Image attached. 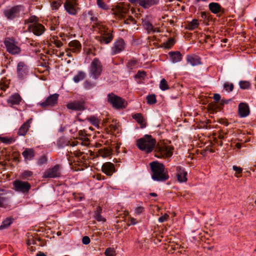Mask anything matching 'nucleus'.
<instances>
[{"mask_svg":"<svg viewBox=\"0 0 256 256\" xmlns=\"http://www.w3.org/2000/svg\"><path fill=\"white\" fill-rule=\"evenodd\" d=\"M136 146L141 150L147 153L152 152L154 149L155 156L158 158H168L173 154L174 148L166 144H158L151 135L146 134L137 140Z\"/></svg>","mask_w":256,"mask_h":256,"instance_id":"f257e3e1","label":"nucleus"},{"mask_svg":"<svg viewBox=\"0 0 256 256\" xmlns=\"http://www.w3.org/2000/svg\"><path fill=\"white\" fill-rule=\"evenodd\" d=\"M150 166L152 172V178L153 180L158 182H164L169 178L168 171L162 163L158 161H154L150 164Z\"/></svg>","mask_w":256,"mask_h":256,"instance_id":"f03ea898","label":"nucleus"},{"mask_svg":"<svg viewBox=\"0 0 256 256\" xmlns=\"http://www.w3.org/2000/svg\"><path fill=\"white\" fill-rule=\"evenodd\" d=\"M14 189L16 192L24 194H28L32 188L31 184L28 182L16 180L13 182Z\"/></svg>","mask_w":256,"mask_h":256,"instance_id":"7ed1b4c3","label":"nucleus"},{"mask_svg":"<svg viewBox=\"0 0 256 256\" xmlns=\"http://www.w3.org/2000/svg\"><path fill=\"white\" fill-rule=\"evenodd\" d=\"M90 75L94 80L100 76L102 71L101 62L98 58H94L90 64Z\"/></svg>","mask_w":256,"mask_h":256,"instance_id":"20e7f679","label":"nucleus"},{"mask_svg":"<svg viewBox=\"0 0 256 256\" xmlns=\"http://www.w3.org/2000/svg\"><path fill=\"white\" fill-rule=\"evenodd\" d=\"M100 35L97 37V40L101 44H108L114 38L112 31L108 28L104 27L100 30Z\"/></svg>","mask_w":256,"mask_h":256,"instance_id":"39448f33","label":"nucleus"},{"mask_svg":"<svg viewBox=\"0 0 256 256\" xmlns=\"http://www.w3.org/2000/svg\"><path fill=\"white\" fill-rule=\"evenodd\" d=\"M23 6L22 5L15 6L4 10V14L8 20H13L20 16V12Z\"/></svg>","mask_w":256,"mask_h":256,"instance_id":"423d86ee","label":"nucleus"},{"mask_svg":"<svg viewBox=\"0 0 256 256\" xmlns=\"http://www.w3.org/2000/svg\"><path fill=\"white\" fill-rule=\"evenodd\" d=\"M108 102L116 108H122L126 106L124 100L113 94H108Z\"/></svg>","mask_w":256,"mask_h":256,"instance_id":"0eeeda50","label":"nucleus"},{"mask_svg":"<svg viewBox=\"0 0 256 256\" xmlns=\"http://www.w3.org/2000/svg\"><path fill=\"white\" fill-rule=\"evenodd\" d=\"M58 96L59 94H50L46 98L44 101L38 103V105L40 106L42 108L44 109L48 108L49 107L54 106L57 104Z\"/></svg>","mask_w":256,"mask_h":256,"instance_id":"6e6552de","label":"nucleus"},{"mask_svg":"<svg viewBox=\"0 0 256 256\" xmlns=\"http://www.w3.org/2000/svg\"><path fill=\"white\" fill-rule=\"evenodd\" d=\"M60 176V166L56 164L46 170L44 174V178H54Z\"/></svg>","mask_w":256,"mask_h":256,"instance_id":"1a4fd4ad","label":"nucleus"},{"mask_svg":"<svg viewBox=\"0 0 256 256\" xmlns=\"http://www.w3.org/2000/svg\"><path fill=\"white\" fill-rule=\"evenodd\" d=\"M125 42L124 40L122 38L116 40L111 48V55L114 56L120 54L124 50Z\"/></svg>","mask_w":256,"mask_h":256,"instance_id":"9d476101","label":"nucleus"},{"mask_svg":"<svg viewBox=\"0 0 256 256\" xmlns=\"http://www.w3.org/2000/svg\"><path fill=\"white\" fill-rule=\"evenodd\" d=\"M28 30L30 32H32L36 36H40L42 34L46 29L44 26L40 23H36L29 24L28 26Z\"/></svg>","mask_w":256,"mask_h":256,"instance_id":"9b49d317","label":"nucleus"},{"mask_svg":"<svg viewBox=\"0 0 256 256\" xmlns=\"http://www.w3.org/2000/svg\"><path fill=\"white\" fill-rule=\"evenodd\" d=\"M78 5V0H66L64 7L69 14L75 15L77 13L76 7Z\"/></svg>","mask_w":256,"mask_h":256,"instance_id":"f8f14e48","label":"nucleus"},{"mask_svg":"<svg viewBox=\"0 0 256 256\" xmlns=\"http://www.w3.org/2000/svg\"><path fill=\"white\" fill-rule=\"evenodd\" d=\"M68 108L76 111H82L85 109L84 100L83 99L74 100L66 106Z\"/></svg>","mask_w":256,"mask_h":256,"instance_id":"ddd939ff","label":"nucleus"},{"mask_svg":"<svg viewBox=\"0 0 256 256\" xmlns=\"http://www.w3.org/2000/svg\"><path fill=\"white\" fill-rule=\"evenodd\" d=\"M208 8L210 12L220 16L225 12V10L222 8L220 4L217 2H210L208 4Z\"/></svg>","mask_w":256,"mask_h":256,"instance_id":"4468645a","label":"nucleus"},{"mask_svg":"<svg viewBox=\"0 0 256 256\" xmlns=\"http://www.w3.org/2000/svg\"><path fill=\"white\" fill-rule=\"evenodd\" d=\"M102 172L107 176H112L115 172L116 169L114 164L110 162L104 163L102 166Z\"/></svg>","mask_w":256,"mask_h":256,"instance_id":"2eb2a0df","label":"nucleus"},{"mask_svg":"<svg viewBox=\"0 0 256 256\" xmlns=\"http://www.w3.org/2000/svg\"><path fill=\"white\" fill-rule=\"evenodd\" d=\"M22 100V98L20 95L18 93H15L8 98L7 102L9 106L14 107V106L19 104Z\"/></svg>","mask_w":256,"mask_h":256,"instance_id":"dca6fc26","label":"nucleus"},{"mask_svg":"<svg viewBox=\"0 0 256 256\" xmlns=\"http://www.w3.org/2000/svg\"><path fill=\"white\" fill-rule=\"evenodd\" d=\"M4 44L8 52L12 54H18L20 52V48L11 41L5 40Z\"/></svg>","mask_w":256,"mask_h":256,"instance_id":"f3484780","label":"nucleus"},{"mask_svg":"<svg viewBox=\"0 0 256 256\" xmlns=\"http://www.w3.org/2000/svg\"><path fill=\"white\" fill-rule=\"evenodd\" d=\"M250 113L248 106L243 102H241L238 105V114L241 117L244 118L247 116Z\"/></svg>","mask_w":256,"mask_h":256,"instance_id":"a211bd4d","label":"nucleus"},{"mask_svg":"<svg viewBox=\"0 0 256 256\" xmlns=\"http://www.w3.org/2000/svg\"><path fill=\"white\" fill-rule=\"evenodd\" d=\"M32 121V118H30L21 126L18 132V134L19 136H24L26 134L27 132L29 130Z\"/></svg>","mask_w":256,"mask_h":256,"instance_id":"6ab92c4d","label":"nucleus"},{"mask_svg":"<svg viewBox=\"0 0 256 256\" xmlns=\"http://www.w3.org/2000/svg\"><path fill=\"white\" fill-rule=\"evenodd\" d=\"M35 151L33 148H26L22 152V156L24 157L25 160H31L35 156Z\"/></svg>","mask_w":256,"mask_h":256,"instance_id":"aec40b11","label":"nucleus"},{"mask_svg":"<svg viewBox=\"0 0 256 256\" xmlns=\"http://www.w3.org/2000/svg\"><path fill=\"white\" fill-rule=\"evenodd\" d=\"M68 46L71 48V50L73 52H78L82 48L80 43L78 40H74L68 43Z\"/></svg>","mask_w":256,"mask_h":256,"instance_id":"412c9836","label":"nucleus"},{"mask_svg":"<svg viewBox=\"0 0 256 256\" xmlns=\"http://www.w3.org/2000/svg\"><path fill=\"white\" fill-rule=\"evenodd\" d=\"M158 4V0H141L140 6L145 9H146L153 6L157 5Z\"/></svg>","mask_w":256,"mask_h":256,"instance_id":"4be33fe9","label":"nucleus"},{"mask_svg":"<svg viewBox=\"0 0 256 256\" xmlns=\"http://www.w3.org/2000/svg\"><path fill=\"white\" fill-rule=\"evenodd\" d=\"M168 54L173 63L179 62L182 60V55L178 51L170 52Z\"/></svg>","mask_w":256,"mask_h":256,"instance_id":"5701e85b","label":"nucleus"},{"mask_svg":"<svg viewBox=\"0 0 256 256\" xmlns=\"http://www.w3.org/2000/svg\"><path fill=\"white\" fill-rule=\"evenodd\" d=\"M178 170V181L180 182H185L186 181L187 179L186 176L187 175V172H185L184 169L181 167H178L177 168Z\"/></svg>","mask_w":256,"mask_h":256,"instance_id":"b1692460","label":"nucleus"},{"mask_svg":"<svg viewBox=\"0 0 256 256\" xmlns=\"http://www.w3.org/2000/svg\"><path fill=\"white\" fill-rule=\"evenodd\" d=\"M186 60L188 63H190L192 66H196L200 64V59L196 56H187Z\"/></svg>","mask_w":256,"mask_h":256,"instance_id":"393cba45","label":"nucleus"},{"mask_svg":"<svg viewBox=\"0 0 256 256\" xmlns=\"http://www.w3.org/2000/svg\"><path fill=\"white\" fill-rule=\"evenodd\" d=\"M132 118L134 119L140 126L142 128L146 126L144 120L141 114H136L132 116Z\"/></svg>","mask_w":256,"mask_h":256,"instance_id":"a878e982","label":"nucleus"},{"mask_svg":"<svg viewBox=\"0 0 256 256\" xmlns=\"http://www.w3.org/2000/svg\"><path fill=\"white\" fill-rule=\"evenodd\" d=\"M143 25L144 28L148 31V34L150 32H158V31L156 30V28H154L152 24L148 20H145L143 22Z\"/></svg>","mask_w":256,"mask_h":256,"instance_id":"bb28decb","label":"nucleus"},{"mask_svg":"<svg viewBox=\"0 0 256 256\" xmlns=\"http://www.w3.org/2000/svg\"><path fill=\"white\" fill-rule=\"evenodd\" d=\"M200 25L198 20L196 19H194L191 22H188V25L186 28L190 30H193L197 28Z\"/></svg>","mask_w":256,"mask_h":256,"instance_id":"cd10ccee","label":"nucleus"},{"mask_svg":"<svg viewBox=\"0 0 256 256\" xmlns=\"http://www.w3.org/2000/svg\"><path fill=\"white\" fill-rule=\"evenodd\" d=\"M33 176V172L28 170H25L20 174V178L24 180H30Z\"/></svg>","mask_w":256,"mask_h":256,"instance_id":"c85d7f7f","label":"nucleus"},{"mask_svg":"<svg viewBox=\"0 0 256 256\" xmlns=\"http://www.w3.org/2000/svg\"><path fill=\"white\" fill-rule=\"evenodd\" d=\"M24 64L23 62H20L17 66V73L18 76L20 78H22L24 77V74L25 72V70L24 69Z\"/></svg>","mask_w":256,"mask_h":256,"instance_id":"c756f323","label":"nucleus"},{"mask_svg":"<svg viewBox=\"0 0 256 256\" xmlns=\"http://www.w3.org/2000/svg\"><path fill=\"white\" fill-rule=\"evenodd\" d=\"M86 76L85 72L82 71H79L76 75L74 76L73 80L76 83L83 80Z\"/></svg>","mask_w":256,"mask_h":256,"instance_id":"7c9ffc66","label":"nucleus"},{"mask_svg":"<svg viewBox=\"0 0 256 256\" xmlns=\"http://www.w3.org/2000/svg\"><path fill=\"white\" fill-rule=\"evenodd\" d=\"M99 154L103 158H106L112 154V151L108 148H104L99 150Z\"/></svg>","mask_w":256,"mask_h":256,"instance_id":"2f4dec72","label":"nucleus"},{"mask_svg":"<svg viewBox=\"0 0 256 256\" xmlns=\"http://www.w3.org/2000/svg\"><path fill=\"white\" fill-rule=\"evenodd\" d=\"M238 84L242 90H249L251 86L250 83L247 80H240Z\"/></svg>","mask_w":256,"mask_h":256,"instance_id":"473e14b6","label":"nucleus"},{"mask_svg":"<svg viewBox=\"0 0 256 256\" xmlns=\"http://www.w3.org/2000/svg\"><path fill=\"white\" fill-rule=\"evenodd\" d=\"M12 219L11 218H6L2 222V225L0 226V230H2L8 228L12 222Z\"/></svg>","mask_w":256,"mask_h":256,"instance_id":"72a5a7b5","label":"nucleus"},{"mask_svg":"<svg viewBox=\"0 0 256 256\" xmlns=\"http://www.w3.org/2000/svg\"><path fill=\"white\" fill-rule=\"evenodd\" d=\"M175 43L174 40L173 38H168V40L163 44V47L166 49H170Z\"/></svg>","mask_w":256,"mask_h":256,"instance_id":"f704fd0d","label":"nucleus"},{"mask_svg":"<svg viewBox=\"0 0 256 256\" xmlns=\"http://www.w3.org/2000/svg\"><path fill=\"white\" fill-rule=\"evenodd\" d=\"M146 100L148 104H153L156 102V96L154 94L147 96Z\"/></svg>","mask_w":256,"mask_h":256,"instance_id":"c9c22d12","label":"nucleus"},{"mask_svg":"<svg viewBox=\"0 0 256 256\" xmlns=\"http://www.w3.org/2000/svg\"><path fill=\"white\" fill-rule=\"evenodd\" d=\"M146 76V73L144 71L138 70L135 76V78L139 80V82L144 80Z\"/></svg>","mask_w":256,"mask_h":256,"instance_id":"e433bc0d","label":"nucleus"},{"mask_svg":"<svg viewBox=\"0 0 256 256\" xmlns=\"http://www.w3.org/2000/svg\"><path fill=\"white\" fill-rule=\"evenodd\" d=\"M234 84L228 82H226L224 84V88L228 92H231L234 90Z\"/></svg>","mask_w":256,"mask_h":256,"instance_id":"4c0bfd02","label":"nucleus"},{"mask_svg":"<svg viewBox=\"0 0 256 256\" xmlns=\"http://www.w3.org/2000/svg\"><path fill=\"white\" fill-rule=\"evenodd\" d=\"M160 88L162 90H166L169 88L168 82L164 78L161 80L160 84Z\"/></svg>","mask_w":256,"mask_h":256,"instance_id":"58836bf2","label":"nucleus"},{"mask_svg":"<svg viewBox=\"0 0 256 256\" xmlns=\"http://www.w3.org/2000/svg\"><path fill=\"white\" fill-rule=\"evenodd\" d=\"M230 100H231L230 99L228 100H224V99L220 101V104L218 106H216V108L215 109H218V110H221L222 109L224 104H228V102L230 101ZM214 112H216V110H215Z\"/></svg>","mask_w":256,"mask_h":256,"instance_id":"ea45409f","label":"nucleus"},{"mask_svg":"<svg viewBox=\"0 0 256 256\" xmlns=\"http://www.w3.org/2000/svg\"><path fill=\"white\" fill-rule=\"evenodd\" d=\"M90 122L95 126H98L100 124L99 120L94 116H92L88 118Z\"/></svg>","mask_w":256,"mask_h":256,"instance_id":"a19ab883","label":"nucleus"},{"mask_svg":"<svg viewBox=\"0 0 256 256\" xmlns=\"http://www.w3.org/2000/svg\"><path fill=\"white\" fill-rule=\"evenodd\" d=\"M62 2L60 0H52L51 2V6L53 10H58L62 5Z\"/></svg>","mask_w":256,"mask_h":256,"instance_id":"79ce46f5","label":"nucleus"},{"mask_svg":"<svg viewBox=\"0 0 256 256\" xmlns=\"http://www.w3.org/2000/svg\"><path fill=\"white\" fill-rule=\"evenodd\" d=\"M2 142L6 144H11L14 142V140L12 138L2 137L0 138Z\"/></svg>","mask_w":256,"mask_h":256,"instance_id":"37998d69","label":"nucleus"},{"mask_svg":"<svg viewBox=\"0 0 256 256\" xmlns=\"http://www.w3.org/2000/svg\"><path fill=\"white\" fill-rule=\"evenodd\" d=\"M38 18L35 16H31L29 18L25 20L26 24H32L38 23Z\"/></svg>","mask_w":256,"mask_h":256,"instance_id":"c03bdc74","label":"nucleus"},{"mask_svg":"<svg viewBox=\"0 0 256 256\" xmlns=\"http://www.w3.org/2000/svg\"><path fill=\"white\" fill-rule=\"evenodd\" d=\"M104 254L106 256H115L116 252L114 248H108L106 249Z\"/></svg>","mask_w":256,"mask_h":256,"instance_id":"a18cd8bd","label":"nucleus"},{"mask_svg":"<svg viewBox=\"0 0 256 256\" xmlns=\"http://www.w3.org/2000/svg\"><path fill=\"white\" fill-rule=\"evenodd\" d=\"M96 86L95 83L90 82L88 80L85 81L84 83V86L86 89L90 90L94 88Z\"/></svg>","mask_w":256,"mask_h":256,"instance_id":"49530a36","label":"nucleus"},{"mask_svg":"<svg viewBox=\"0 0 256 256\" xmlns=\"http://www.w3.org/2000/svg\"><path fill=\"white\" fill-rule=\"evenodd\" d=\"M48 158L46 156H40L38 160L37 164L39 166H42L43 164H46Z\"/></svg>","mask_w":256,"mask_h":256,"instance_id":"de8ad7c7","label":"nucleus"},{"mask_svg":"<svg viewBox=\"0 0 256 256\" xmlns=\"http://www.w3.org/2000/svg\"><path fill=\"white\" fill-rule=\"evenodd\" d=\"M97 4L99 8L103 10L108 8V6L103 2V0H96Z\"/></svg>","mask_w":256,"mask_h":256,"instance_id":"09e8293b","label":"nucleus"},{"mask_svg":"<svg viewBox=\"0 0 256 256\" xmlns=\"http://www.w3.org/2000/svg\"><path fill=\"white\" fill-rule=\"evenodd\" d=\"M136 61L135 60H132L129 61L126 64L128 68L132 70L136 64Z\"/></svg>","mask_w":256,"mask_h":256,"instance_id":"8fccbe9b","label":"nucleus"},{"mask_svg":"<svg viewBox=\"0 0 256 256\" xmlns=\"http://www.w3.org/2000/svg\"><path fill=\"white\" fill-rule=\"evenodd\" d=\"M36 240L40 241V238H36L35 240L29 239V240H28L27 242V244L28 246H30L31 244H36Z\"/></svg>","mask_w":256,"mask_h":256,"instance_id":"3c124183","label":"nucleus"},{"mask_svg":"<svg viewBox=\"0 0 256 256\" xmlns=\"http://www.w3.org/2000/svg\"><path fill=\"white\" fill-rule=\"evenodd\" d=\"M232 168L236 172V174H240L242 172V168L240 167L234 166H232Z\"/></svg>","mask_w":256,"mask_h":256,"instance_id":"603ef678","label":"nucleus"},{"mask_svg":"<svg viewBox=\"0 0 256 256\" xmlns=\"http://www.w3.org/2000/svg\"><path fill=\"white\" fill-rule=\"evenodd\" d=\"M90 242V238L88 236H84L82 238V242L84 244H88Z\"/></svg>","mask_w":256,"mask_h":256,"instance_id":"864d4df0","label":"nucleus"},{"mask_svg":"<svg viewBox=\"0 0 256 256\" xmlns=\"http://www.w3.org/2000/svg\"><path fill=\"white\" fill-rule=\"evenodd\" d=\"M168 214H165L164 216H162L158 218V221L161 223L163 222H165L168 219Z\"/></svg>","mask_w":256,"mask_h":256,"instance_id":"5fc2aeb1","label":"nucleus"},{"mask_svg":"<svg viewBox=\"0 0 256 256\" xmlns=\"http://www.w3.org/2000/svg\"><path fill=\"white\" fill-rule=\"evenodd\" d=\"M144 210V208L142 206H138L135 209V213L136 214H140Z\"/></svg>","mask_w":256,"mask_h":256,"instance_id":"6e6d98bb","label":"nucleus"},{"mask_svg":"<svg viewBox=\"0 0 256 256\" xmlns=\"http://www.w3.org/2000/svg\"><path fill=\"white\" fill-rule=\"evenodd\" d=\"M213 98L216 102H220V101L222 100H220L221 96L220 94H214Z\"/></svg>","mask_w":256,"mask_h":256,"instance_id":"4d7b16f0","label":"nucleus"},{"mask_svg":"<svg viewBox=\"0 0 256 256\" xmlns=\"http://www.w3.org/2000/svg\"><path fill=\"white\" fill-rule=\"evenodd\" d=\"M95 218L98 222H100V221H102V220L104 221L106 220L104 218H103L102 217V216L100 214H98V213L96 214Z\"/></svg>","mask_w":256,"mask_h":256,"instance_id":"13d9d810","label":"nucleus"},{"mask_svg":"<svg viewBox=\"0 0 256 256\" xmlns=\"http://www.w3.org/2000/svg\"><path fill=\"white\" fill-rule=\"evenodd\" d=\"M128 1L133 4L137 5L138 4L140 6L141 0H128Z\"/></svg>","mask_w":256,"mask_h":256,"instance_id":"bf43d9fd","label":"nucleus"},{"mask_svg":"<svg viewBox=\"0 0 256 256\" xmlns=\"http://www.w3.org/2000/svg\"><path fill=\"white\" fill-rule=\"evenodd\" d=\"M130 224H128L129 226L130 225H135L138 223V222L136 221V218H130Z\"/></svg>","mask_w":256,"mask_h":256,"instance_id":"052dcab7","label":"nucleus"},{"mask_svg":"<svg viewBox=\"0 0 256 256\" xmlns=\"http://www.w3.org/2000/svg\"><path fill=\"white\" fill-rule=\"evenodd\" d=\"M63 140L60 139L57 142V144L60 148H63L64 146V144H63L62 141Z\"/></svg>","mask_w":256,"mask_h":256,"instance_id":"680f3d73","label":"nucleus"},{"mask_svg":"<svg viewBox=\"0 0 256 256\" xmlns=\"http://www.w3.org/2000/svg\"><path fill=\"white\" fill-rule=\"evenodd\" d=\"M226 134V132H224L223 131H220L218 136L220 139H224V136Z\"/></svg>","mask_w":256,"mask_h":256,"instance_id":"e2e57ef3","label":"nucleus"},{"mask_svg":"<svg viewBox=\"0 0 256 256\" xmlns=\"http://www.w3.org/2000/svg\"><path fill=\"white\" fill-rule=\"evenodd\" d=\"M54 44H56V46L58 48H60L62 45V43L60 40H57L55 42Z\"/></svg>","mask_w":256,"mask_h":256,"instance_id":"0e129e2a","label":"nucleus"},{"mask_svg":"<svg viewBox=\"0 0 256 256\" xmlns=\"http://www.w3.org/2000/svg\"><path fill=\"white\" fill-rule=\"evenodd\" d=\"M110 128L112 130H113L114 131L118 129L117 126L114 125V124H110Z\"/></svg>","mask_w":256,"mask_h":256,"instance_id":"69168bd1","label":"nucleus"},{"mask_svg":"<svg viewBox=\"0 0 256 256\" xmlns=\"http://www.w3.org/2000/svg\"><path fill=\"white\" fill-rule=\"evenodd\" d=\"M201 17L204 19H206L207 17V14L206 12H201Z\"/></svg>","mask_w":256,"mask_h":256,"instance_id":"338daca9","label":"nucleus"},{"mask_svg":"<svg viewBox=\"0 0 256 256\" xmlns=\"http://www.w3.org/2000/svg\"><path fill=\"white\" fill-rule=\"evenodd\" d=\"M36 256H46L43 252H39L37 254Z\"/></svg>","mask_w":256,"mask_h":256,"instance_id":"774afa93","label":"nucleus"}]
</instances>
